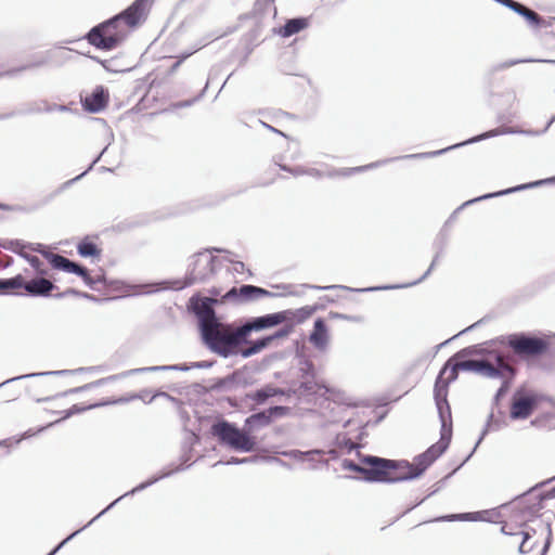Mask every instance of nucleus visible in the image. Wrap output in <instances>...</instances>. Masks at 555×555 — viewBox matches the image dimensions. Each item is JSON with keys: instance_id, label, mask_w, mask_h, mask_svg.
Segmentation results:
<instances>
[{"instance_id": "nucleus-1", "label": "nucleus", "mask_w": 555, "mask_h": 555, "mask_svg": "<svg viewBox=\"0 0 555 555\" xmlns=\"http://www.w3.org/2000/svg\"><path fill=\"white\" fill-rule=\"evenodd\" d=\"M502 531L505 534L521 538L519 543V551L521 553L535 551L539 555H545L551 544V524L540 517L524 524L519 532H513V526L508 522L502 526Z\"/></svg>"}, {"instance_id": "nucleus-2", "label": "nucleus", "mask_w": 555, "mask_h": 555, "mask_svg": "<svg viewBox=\"0 0 555 555\" xmlns=\"http://www.w3.org/2000/svg\"><path fill=\"white\" fill-rule=\"evenodd\" d=\"M202 332L207 345L224 357L233 353L246 337L243 326L233 330L231 326L218 323L214 317L204 319Z\"/></svg>"}, {"instance_id": "nucleus-25", "label": "nucleus", "mask_w": 555, "mask_h": 555, "mask_svg": "<svg viewBox=\"0 0 555 555\" xmlns=\"http://www.w3.org/2000/svg\"><path fill=\"white\" fill-rule=\"evenodd\" d=\"M480 360H466L457 362V367H461L462 371H472L478 373Z\"/></svg>"}, {"instance_id": "nucleus-13", "label": "nucleus", "mask_w": 555, "mask_h": 555, "mask_svg": "<svg viewBox=\"0 0 555 555\" xmlns=\"http://www.w3.org/2000/svg\"><path fill=\"white\" fill-rule=\"evenodd\" d=\"M153 0H135L127 10L117 15L127 27H134L147 17Z\"/></svg>"}, {"instance_id": "nucleus-38", "label": "nucleus", "mask_w": 555, "mask_h": 555, "mask_svg": "<svg viewBox=\"0 0 555 555\" xmlns=\"http://www.w3.org/2000/svg\"><path fill=\"white\" fill-rule=\"evenodd\" d=\"M509 191H511V190H508V192H509ZM505 193H507V191H502V192H499V193H496V195H500V194H505Z\"/></svg>"}, {"instance_id": "nucleus-15", "label": "nucleus", "mask_w": 555, "mask_h": 555, "mask_svg": "<svg viewBox=\"0 0 555 555\" xmlns=\"http://www.w3.org/2000/svg\"><path fill=\"white\" fill-rule=\"evenodd\" d=\"M108 99V92L100 86L83 98L82 106L87 112L96 113L106 107Z\"/></svg>"}, {"instance_id": "nucleus-10", "label": "nucleus", "mask_w": 555, "mask_h": 555, "mask_svg": "<svg viewBox=\"0 0 555 555\" xmlns=\"http://www.w3.org/2000/svg\"><path fill=\"white\" fill-rule=\"evenodd\" d=\"M44 256L54 269L63 270L68 273H75L81 276V279L88 286H90L91 288H96L95 285L98 284V282H100V280L93 279L86 268L57 254L46 253Z\"/></svg>"}, {"instance_id": "nucleus-31", "label": "nucleus", "mask_w": 555, "mask_h": 555, "mask_svg": "<svg viewBox=\"0 0 555 555\" xmlns=\"http://www.w3.org/2000/svg\"><path fill=\"white\" fill-rule=\"evenodd\" d=\"M498 2H500L501 4L512 9L514 11L516 4L518 2L514 1V0H496Z\"/></svg>"}, {"instance_id": "nucleus-34", "label": "nucleus", "mask_w": 555, "mask_h": 555, "mask_svg": "<svg viewBox=\"0 0 555 555\" xmlns=\"http://www.w3.org/2000/svg\"><path fill=\"white\" fill-rule=\"evenodd\" d=\"M374 165H367V166H363V167H358V168H353L351 169L352 171H361V170H364L366 168H371L373 167Z\"/></svg>"}, {"instance_id": "nucleus-16", "label": "nucleus", "mask_w": 555, "mask_h": 555, "mask_svg": "<svg viewBox=\"0 0 555 555\" xmlns=\"http://www.w3.org/2000/svg\"><path fill=\"white\" fill-rule=\"evenodd\" d=\"M285 412L286 408L284 406L270 408L267 411L250 415L246 420V425H249L250 427L267 426L271 423L273 416L283 415Z\"/></svg>"}, {"instance_id": "nucleus-26", "label": "nucleus", "mask_w": 555, "mask_h": 555, "mask_svg": "<svg viewBox=\"0 0 555 555\" xmlns=\"http://www.w3.org/2000/svg\"><path fill=\"white\" fill-rule=\"evenodd\" d=\"M279 167L282 170L292 173L293 176H302L309 173V170L301 166L288 167L286 165H279Z\"/></svg>"}, {"instance_id": "nucleus-28", "label": "nucleus", "mask_w": 555, "mask_h": 555, "mask_svg": "<svg viewBox=\"0 0 555 555\" xmlns=\"http://www.w3.org/2000/svg\"><path fill=\"white\" fill-rule=\"evenodd\" d=\"M459 518L462 520H473V521L482 519L480 512L462 514Z\"/></svg>"}, {"instance_id": "nucleus-19", "label": "nucleus", "mask_w": 555, "mask_h": 555, "mask_svg": "<svg viewBox=\"0 0 555 555\" xmlns=\"http://www.w3.org/2000/svg\"><path fill=\"white\" fill-rule=\"evenodd\" d=\"M310 343L317 348H324L328 341V330L322 319L314 321L313 330L309 337Z\"/></svg>"}, {"instance_id": "nucleus-27", "label": "nucleus", "mask_w": 555, "mask_h": 555, "mask_svg": "<svg viewBox=\"0 0 555 555\" xmlns=\"http://www.w3.org/2000/svg\"><path fill=\"white\" fill-rule=\"evenodd\" d=\"M341 466L344 469L354 472V473H361L363 475V470L365 467L359 466L358 464L353 463L350 460H344L341 463Z\"/></svg>"}, {"instance_id": "nucleus-35", "label": "nucleus", "mask_w": 555, "mask_h": 555, "mask_svg": "<svg viewBox=\"0 0 555 555\" xmlns=\"http://www.w3.org/2000/svg\"><path fill=\"white\" fill-rule=\"evenodd\" d=\"M2 258H5V259H7V260L3 262V267L9 266V263H10L9 259H10V257H8L7 255H2Z\"/></svg>"}, {"instance_id": "nucleus-5", "label": "nucleus", "mask_w": 555, "mask_h": 555, "mask_svg": "<svg viewBox=\"0 0 555 555\" xmlns=\"http://www.w3.org/2000/svg\"><path fill=\"white\" fill-rule=\"evenodd\" d=\"M127 30L121 27L120 17L115 16L109 21L93 27L87 35L90 44L101 50H113L125 38Z\"/></svg>"}, {"instance_id": "nucleus-33", "label": "nucleus", "mask_w": 555, "mask_h": 555, "mask_svg": "<svg viewBox=\"0 0 555 555\" xmlns=\"http://www.w3.org/2000/svg\"><path fill=\"white\" fill-rule=\"evenodd\" d=\"M191 54H192V52H191V53H189V54H186V55H184V56L182 57V60H179V61L173 65V69H176V68L181 64V62H182L184 59H186L188 56H190Z\"/></svg>"}, {"instance_id": "nucleus-17", "label": "nucleus", "mask_w": 555, "mask_h": 555, "mask_svg": "<svg viewBox=\"0 0 555 555\" xmlns=\"http://www.w3.org/2000/svg\"><path fill=\"white\" fill-rule=\"evenodd\" d=\"M268 291L254 286V285H243L240 288L232 287L227 294L223 296L224 299H236L238 297L243 299H251L255 297L267 295Z\"/></svg>"}, {"instance_id": "nucleus-30", "label": "nucleus", "mask_w": 555, "mask_h": 555, "mask_svg": "<svg viewBox=\"0 0 555 555\" xmlns=\"http://www.w3.org/2000/svg\"><path fill=\"white\" fill-rule=\"evenodd\" d=\"M24 257L27 259V261L31 264L33 268L39 270L41 261L37 256L25 255Z\"/></svg>"}, {"instance_id": "nucleus-23", "label": "nucleus", "mask_w": 555, "mask_h": 555, "mask_svg": "<svg viewBox=\"0 0 555 555\" xmlns=\"http://www.w3.org/2000/svg\"><path fill=\"white\" fill-rule=\"evenodd\" d=\"M283 391L272 386H266L253 393L247 395V398L255 401L258 404L263 403L267 399L282 395Z\"/></svg>"}, {"instance_id": "nucleus-32", "label": "nucleus", "mask_w": 555, "mask_h": 555, "mask_svg": "<svg viewBox=\"0 0 555 555\" xmlns=\"http://www.w3.org/2000/svg\"><path fill=\"white\" fill-rule=\"evenodd\" d=\"M195 100H189V101H185L183 103H180V104H175L173 106L175 107H181V106H190L194 103Z\"/></svg>"}, {"instance_id": "nucleus-11", "label": "nucleus", "mask_w": 555, "mask_h": 555, "mask_svg": "<svg viewBox=\"0 0 555 555\" xmlns=\"http://www.w3.org/2000/svg\"><path fill=\"white\" fill-rule=\"evenodd\" d=\"M459 371L462 369L457 367V362L453 363V358L449 359L440 371L435 384V398L439 408L442 401H447L448 386L457 378Z\"/></svg>"}, {"instance_id": "nucleus-6", "label": "nucleus", "mask_w": 555, "mask_h": 555, "mask_svg": "<svg viewBox=\"0 0 555 555\" xmlns=\"http://www.w3.org/2000/svg\"><path fill=\"white\" fill-rule=\"evenodd\" d=\"M506 344L515 356L525 361L543 356L550 347L546 339L525 334L509 335Z\"/></svg>"}, {"instance_id": "nucleus-12", "label": "nucleus", "mask_w": 555, "mask_h": 555, "mask_svg": "<svg viewBox=\"0 0 555 555\" xmlns=\"http://www.w3.org/2000/svg\"><path fill=\"white\" fill-rule=\"evenodd\" d=\"M362 463L369 466L363 470L365 480L390 482V460L366 456Z\"/></svg>"}, {"instance_id": "nucleus-20", "label": "nucleus", "mask_w": 555, "mask_h": 555, "mask_svg": "<svg viewBox=\"0 0 555 555\" xmlns=\"http://www.w3.org/2000/svg\"><path fill=\"white\" fill-rule=\"evenodd\" d=\"M284 320V317L280 313L268 314L266 317L257 318L250 323L243 325L245 334H249L253 330H261L264 327H271Z\"/></svg>"}, {"instance_id": "nucleus-4", "label": "nucleus", "mask_w": 555, "mask_h": 555, "mask_svg": "<svg viewBox=\"0 0 555 555\" xmlns=\"http://www.w3.org/2000/svg\"><path fill=\"white\" fill-rule=\"evenodd\" d=\"M54 288V284L44 278L29 279L17 274L11 279H0V292L3 294L48 296Z\"/></svg>"}, {"instance_id": "nucleus-7", "label": "nucleus", "mask_w": 555, "mask_h": 555, "mask_svg": "<svg viewBox=\"0 0 555 555\" xmlns=\"http://www.w3.org/2000/svg\"><path fill=\"white\" fill-rule=\"evenodd\" d=\"M211 434L221 443L237 451L250 452L255 448V441L249 435L225 421L214 424L211 426Z\"/></svg>"}, {"instance_id": "nucleus-37", "label": "nucleus", "mask_w": 555, "mask_h": 555, "mask_svg": "<svg viewBox=\"0 0 555 555\" xmlns=\"http://www.w3.org/2000/svg\"><path fill=\"white\" fill-rule=\"evenodd\" d=\"M63 543L64 542H62L57 547H55L49 555H54L57 552V550L62 546Z\"/></svg>"}, {"instance_id": "nucleus-39", "label": "nucleus", "mask_w": 555, "mask_h": 555, "mask_svg": "<svg viewBox=\"0 0 555 555\" xmlns=\"http://www.w3.org/2000/svg\"><path fill=\"white\" fill-rule=\"evenodd\" d=\"M210 293H211L212 295H216V296H217V295H219V293H217V292H215V291H211Z\"/></svg>"}, {"instance_id": "nucleus-36", "label": "nucleus", "mask_w": 555, "mask_h": 555, "mask_svg": "<svg viewBox=\"0 0 555 555\" xmlns=\"http://www.w3.org/2000/svg\"><path fill=\"white\" fill-rule=\"evenodd\" d=\"M0 208L3 210H9L11 207L7 204H0Z\"/></svg>"}, {"instance_id": "nucleus-21", "label": "nucleus", "mask_w": 555, "mask_h": 555, "mask_svg": "<svg viewBox=\"0 0 555 555\" xmlns=\"http://www.w3.org/2000/svg\"><path fill=\"white\" fill-rule=\"evenodd\" d=\"M77 250L82 257L100 258L102 249L99 247L96 240L93 237H85L77 245Z\"/></svg>"}, {"instance_id": "nucleus-3", "label": "nucleus", "mask_w": 555, "mask_h": 555, "mask_svg": "<svg viewBox=\"0 0 555 555\" xmlns=\"http://www.w3.org/2000/svg\"><path fill=\"white\" fill-rule=\"evenodd\" d=\"M449 440L442 436L438 442L415 457L413 463L390 460V482L412 479L422 475L447 450Z\"/></svg>"}, {"instance_id": "nucleus-22", "label": "nucleus", "mask_w": 555, "mask_h": 555, "mask_svg": "<svg viewBox=\"0 0 555 555\" xmlns=\"http://www.w3.org/2000/svg\"><path fill=\"white\" fill-rule=\"evenodd\" d=\"M286 334H287V332H285V331H279L274 335H270V336H267L264 338H261V339L255 341L250 347L242 350L241 353L245 358L250 357L255 353H258L267 346H269L275 338L284 337Z\"/></svg>"}, {"instance_id": "nucleus-9", "label": "nucleus", "mask_w": 555, "mask_h": 555, "mask_svg": "<svg viewBox=\"0 0 555 555\" xmlns=\"http://www.w3.org/2000/svg\"><path fill=\"white\" fill-rule=\"evenodd\" d=\"M487 354L493 359L494 362H491L490 360H480L478 374L490 378H502L507 375H515V369L505 360V357L502 353L491 350L487 351Z\"/></svg>"}, {"instance_id": "nucleus-8", "label": "nucleus", "mask_w": 555, "mask_h": 555, "mask_svg": "<svg viewBox=\"0 0 555 555\" xmlns=\"http://www.w3.org/2000/svg\"><path fill=\"white\" fill-rule=\"evenodd\" d=\"M540 403V396L531 390L517 389L511 400L509 416L513 420L528 418Z\"/></svg>"}, {"instance_id": "nucleus-14", "label": "nucleus", "mask_w": 555, "mask_h": 555, "mask_svg": "<svg viewBox=\"0 0 555 555\" xmlns=\"http://www.w3.org/2000/svg\"><path fill=\"white\" fill-rule=\"evenodd\" d=\"M64 399V397H59L47 401L48 405L44 408V411L49 412L53 416V418L50 421V424L65 420L76 412L85 411L95 405L89 404L78 408L76 404H73L70 408H66Z\"/></svg>"}, {"instance_id": "nucleus-18", "label": "nucleus", "mask_w": 555, "mask_h": 555, "mask_svg": "<svg viewBox=\"0 0 555 555\" xmlns=\"http://www.w3.org/2000/svg\"><path fill=\"white\" fill-rule=\"evenodd\" d=\"M310 25V17H298L288 20L284 26L280 27L278 34L283 38H288L299 31L308 28Z\"/></svg>"}, {"instance_id": "nucleus-24", "label": "nucleus", "mask_w": 555, "mask_h": 555, "mask_svg": "<svg viewBox=\"0 0 555 555\" xmlns=\"http://www.w3.org/2000/svg\"><path fill=\"white\" fill-rule=\"evenodd\" d=\"M514 11L524 16L527 20V22L530 23L531 25L538 26L542 23V18L538 13L528 9L527 7L522 5L519 2L516 4Z\"/></svg>"}, {"instance_id": "nucleus-29", "label": "nucleus", "mask_w": 555, "mask_h": 555, "mask_svg": "<svg viewBox=\"0 0 555 555\" xmlns=\"http://www.w3.org/2000/svg\"><path fill=\"white\" fill-rule=\"evenodd\" d=\"M269 173H270V177L264 178L261 182H259V185H261V186H266V185H268V184L272 183V182L275 180V177L278 176V171H276V169H275V168H272V169L269 171Z\"/></svg>"}]
</instances>
